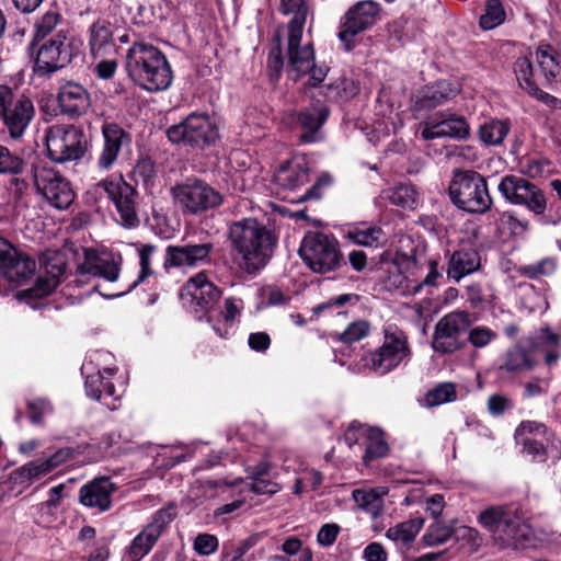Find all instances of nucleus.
Listing matches in <instances>:
<instances>
[{
    "label": "nucleus",
    "instance_id": "nucleus-1",
    "mask_svg": "<svg viewBox=\"0 0 561 561\" xmlns=\"http://www.w3.org/2000/svg\"><path fill=\"white\" fill-rule=\"evenodd\" d=\"M228 240L232 260L249 274L266 266L277 244L276 234L255 218L231 222Z\"/></svg>",
    "mask_w": 561,
    "mask_h": 561
},
{
    "label": "nucleus",
    "instance_id": "nucleus-2",
    "mask_svg": "<svg viewBox=\"0 0 561 561\" xmlns=\"http://www.w3.org/2000/svg\"><path fill=\"white\" fill-rule=\"evenodd\" d=\"M124 66L131 81L149 92L167 90L173 80L165 55L145 41L133 43L126 53Z\"/></svg>",
    "mask_w": 561,
    "mask_h": 561
},
{
    "label": "nucleus",
    "instance_id": "nucleus-3",
    "mask_svg": "<svg viewBox=\"0 0 561 561\" xmlns=\"http://www.w3.org/2000/svg\"><path fill=\"white\" fill-rule=\"evenodd\" d=\"M477 522L501 547L518 549L529 540V526L519 508L512 504L486 506L478 514Z\"/></svg>",
    "mask_w": 561,
    "mask_h": 561
},
{
    "label": "nucleus",
    "instance_id": "nucleus-4",
    "mask_svg": "<svg viewBox=\"0 0 561 561\" xmlns=\"http://www.w3.org/2000/svg\"><path fill=\"white\" fill-rule=\"evenodd\" d=\"M448 193L453 204L467 213L484 214L493 204L486 179L473 170L456 169Z\"/></svg>",
    "mask_w": 561,
    "mask_h": 561
},
{
    "label": "nucleus",
    "instance_id": "nucleus-5",
    "mask_svg": "<svg viewBox=\"0 0 561 561\" xmlns=\"http://www.w3.org/2000/svg\"><path fill=\"white\" fill-rule=\"evenodd\" d=\"M165 134L172 144L193 149L211 146L219 137L217 125L207 113L202 112L190 113L180 123L171 125Z\"/></svg>",
    "mask_w": 561,
    "mask_h": 561
},
{
    "label": "nucleus",
    "instance_id": "nucleus-6",
    "mask_svg": "<svg viewBox=\"0 0 561 561\" xmlns=\"http://www.w3.org/2000/svg\"><path fill=\"white\" fill-rule=\"evenodd\" d=\"M37 44L34 72L49 76L69 65L79 55L81 43L68 37L65 31H58L51 38Z\"/></svg>",
    "mask_w": 561,
    "mask_h": 561
},
{
    "label": "nucleus",
    "instance_id": "nucleus-7",
    "mask_svg": "<svg viewBox=\"0 0 561 561\" xmlns=\"http://www.w3.org/2000/svg\"><path fill=\"white\" fill-rule=\"evenodd\" d=\"M299 255L314 273L325 274L345 265L339 242L330 236L316 232L304 238Z\"/></svg>",
    "mask_w": 561,
    "mask_h": 561
},
{
    "label": "nucleus",
    "instance_id": "nucleus-8",
    "mask_svg": "<svg viewBox=\"0 0 561 561\" xmlns=\"http://www.w3.org/2000/svg\"><path fill=\"white\" fill-rule=\"evenodd\" d=\"M96 187L103 190L114 205L116 210L114 219L117 224L127 229H133L140 225L139 194L122 175L102 180L96 184Z\"/></svg>",
    "mask_w": 561,
    "mask_h": 561
},
{
    "label": "nucleus",
    "instance_id": "nucleus-9",
    "mask_svg": "<svg viewBox=\"0 0 561 561\" xmlns=\"http://www.w3.org/2000/svg\"><path fill=\"white\" fill-rule=\"evenodd\" d=\"M172 196L183 214L198 215L219 207L224 196L199 179H187L172 187Z\"/></svg>",
    "mask_w": 561,
    "mask_h": 561
},
{
    "label": "nucleus",
    "instance_id": "nucleus-10",
    "mask_svg": "<svg viewBox=\"0 0 561 561\" xmlns=\"http://www.w3.org/2000/svg\"><path fill=\"white\" fill-rule=\"evenodd\" d=\"M45 139L48 157L58 163L79 160L87 150L85 136L75 126H50Z\"/></svg>",
    "mask_w": 561,
    "mask_h": 561
},
{
    "label": "nucleus",
    "instance_id": "nucleus-11",
    "mask_svg": "<svg viewBox=\"0 0 561 561\" xmlns=\"http://www.w3.org/2000/svg\"><path fill=\"white\" fill-rule=\"evenodd\" d=\"M471 325L470 314L467 311L456 310L442 317L435 328L432 347L436 353L451 354L466 345L463 333Z\"/></svg>",
    "mask_w": 561,
    "mask_h": 561
},
{
    "label": "nucleus",
    "instance_id": "nucleus-12",
    "mask_svg": "<svg viewBox=\"0 0 561 561\" xmlns=\"http://www.w3.org/2000/svg\"><path fill=\"white\" fill-rule=\"evenodd\" d=\"M33 181L36 191L57 209H67L75 199L70 183L47 163L33 167Z\"/></svg>",
    "mask_w": 561,
    "mask_h": 561
},
{
    "label": "nucleus",
    "instance_id": "nucleus-13",
    "mask_svg": "<svg viewBox=\"0 0 561 561\" xmlns=\"http://www.w3.org/2000/svg\"><path fill=\"white\" fill-rule=\"evenodd\" d=\"M497 188L507 203L524 206L535 215L545 214L547 201L542 190L526 178L515 174L504 175Z\"/></svg>",
    "mask_w": 561,
    "mask_h": 561
},
{
    "label": "nucleus",
    "instance_id": "nucleus-14",
    "mask_svg": "<svg viewBox=\"0 0 561 561\" xmlns=\"http://www.w3.org/2000/svg\"><path fill=\"white\" fill-rule=\"evenodd\" d=\"M411 351L408 336L401 330L388 328L385 330L382 345L369 355L368 366L378 375H386L401 363L409 360Z\"/></svg>",
    "mask_w": 561,
    "mask_h": 561
},
{
    "label": "nucleus",
    "instance_id": "nucleus-15",
    "mask_svg": "<svg viewBox=\"0 0 561 561\" xmlns=\"http://www.w3.org/2000/svg\"><path fill=\"white\" fill-rule=\"evenodd\" d=\"M344 442L350 449L362 453L365 466L383 458L389 454V445L385 433L378 427H370L358 422H352L344 433Z\"/></svg>",
    "mask_w": 561,
    "mask_h": 561
},
{
    "label": "nucleus",
    "instance_id": "nucleus-16",
    "mask_svg": "<svg viewBox=\"0 0 561 561\" xmlns=\"http://www.w3.org/2000/svg\"><path fill=\"white\" fill-rule=\"evenodd\" d=\"M380 11L379 3L373 0L359 1L346 11L337 37L347 51L354 48L355 37L377 22Z\"/></svg>",
    "mask_w": 561,
    "mask_h": 561
},
{
    "label": "nucleus",
    "instance_id": "nucleus-17",
    "mask_svg": "<svg viewBox=\"0 0 561 561\" xmlns=\"http://www.w3.org/2000/svg\"><path fill=\"white\" fill-rule=\"evenodd\" d=\"M215 244L208 238L198 242L190 240L182 245H168L163 267L169 271L173 267H199L213 263Z\"/></svg>",
    "mask_w": 561,
    "mask_h": 561
},
{
    "label": "nucleus",
    "instance_id": "nucleus-18",
    "mask_svg": "<svg viewBox=\"0 0 561 561\" xmlns=\"http://www.w3.org/2000/svg\"><path fill=\"white\" fill-rule=\"evenodd\" d=\"M36 272V261L0 237V277L16 286L25 284Z\"/></svg>",
    "mask_w": 561,
    "mask_h": 561
},
{
    "label": "nucleus",
    "instance_id": "nucleus-19",
    "mask_svg": "<svg viewBox=\"0 0 561 561\" xmlns=\"http://www.w3.org/2000/svg\"><path fill=\"white\" fill-rule=\"evenodd\" d=\"M103 145L96 158V168L100 171H110L118 157L131 145V136L121 125L104 122L102 125Z\"/></svg>",
    "mask_w": 561,
    "mask_h": 561
},
{
    "label": "nucleus",
    "instance_id": "nucleus-20",
    "mask_svg": "<svg viewBox=\"0 0 561 561\" xmlns=\"http://www.w3.org/2000/svg\"><path fill=\"white\" fill-rule=\"evenodd\" d=\"M446 259V275L457 284L482 268L481 254L471 243H461L451 252L448 251Z\"/></svg>",
    "mask_w": 561,
    "mask_h": 561
},
{
    "label": "nucleus",
    "instance_id": "nucleus-21",
    "mask_svg": "<svg viewBox=\"0 0 561 561\" xmlns=\"http://www.w3.org/2000/svg\"><path fill=\"white\" fill-rule=\"evenodd\" d=\"M181 296L190 297L195 312L213 314V308L221 297V290L210 280L205 272H199L191 277L182 288Z\"/></svg>",
    "mask_w": 561,
    "mask_h": 561
},
{
    "label": "nucleus",
    "instance_id": "nucleus-22",
    "mask_svg": "<svg viewBox=\"0 0 561 561\" xmlns=\"http://www.w3.org/2000/svg\"><path fill=\"white\" fill-rule=\"evenodd\" d=\"M440 119H430L424 124L421 136L424 140L449 137L467 139L470 137V125L463 116L440 113Z\"/></svg>",
    "mask_w": 561,
    "mask_h": 561
},
{
    "label": "nucleus",
    "instance_id": "nucleus-23",
    "mask_svg": "<svg viewBox=\"0 0 561 561\" xmlns=\"http://www.w3.org/2000/svg\"><path fill=\"white\" fill-rule=\"evenodd\" d=\"M35 115L32 100L25 95H19L11 103L1 117L3 125L12 139H19L25 133Z\"/></svg>",
    "mask_w": 561,
    "mask_h": 561
},
{
    "label": "nucleus",
    "instance_id": "nucleus-24",
    "mask_svg": "<svg viewBox=\"0 0 561 561\" xmlns=\"http://www.w3.org/2000/svg\"><path fill=\"white\" fill-rule=\"evenodd\" d=\"M535 340L529 339L527 345L515 344L508 347L500 358L499 371L508 375H520L530 371L537 365L533 355Z\"/></svg>",
    "mask_w": 561,
    "mask_h": 561
},
{
    "label": "nucleus",
    "instance_id": "nucleus-25",
    "mask_svg": "<svg viewBox=\"0 0 561 561\" xmlns=\"http://www.w3.org/2000/svg\"><path fill=\"white\" fill-rule=\"evenodd\" d=\"M304 28L288 30L287 55L289 67L297 76L306 75L314 66V50L311 44L301 46Z\"/></svg>",
    "mask_w": 561,
    "mask_h": 561
},
{
    "label": "nucleus",
    "instance_id": "nucleus-26",
    "mask_svg": "<svg viewBox=\"0 0 561 561\" xmlns=\"http://www.w3.org/2000/svg\"><path fill=\"white\" fill-rule=\"evenodd\" d=\"M116 486L110 478L102 477L81 486L79 491L80 503L87 507L105 512L111 508L112 495Z\"/></svg>",
    "mask_w": 561,
    "mask_h": 561
},
{
    "label": "nucleus",
    "instance_id": "nucleus-27",
    "mask_svg": "<svg viewBox=\"0 0 561 561\" xmlns=\"http://www.w3.org/2000/svg\"><path fill=\"white\" fill-rule=\"evenodd\" d=\"M514 72L522 89L526 90L530 95L535 96L548 107L561 110V99L538 88L539 82H536L534 79L533 64L527 57H520L515 61Z\"/></svg>",
    "mask_w": 561,
    "mask_h": 561
},
{
    "label": "nucleus",
    "instance_id": "nucleus-28",
    "mask_svg": "<svg viewBox=\"0 0 561 561\" xmlns=\"http://www.w3.org/2000/svg\"><path fill=\"white\" fill-rule=\"evenodd\" d=\"M458 90L447 80L422 88L413 99L414 111H430L454 99Z\"/></svg>",
    "mask_w": 561,
    "mask_h": 561
},
{
    "label": "nucleus",
    "instance_id": "nucleus-29",
    "mask_svg": "<svg viewBox=\"0 0 561 561\" xmlns=\"http://www.w3.org/2000/svg\"><path fill=\"white\" fill-rule=\"evenodd\" d=\"M58 104L64 114L77 117L90 107V94L81 84L67 82L59 89Z\"/></svg>",
    "mask_w": 561,
    "mask_h": 561
},
{
    "label": "nucleus",
    "instance_id": "nucleus-30",
    "mask_svg": "<svg viewBox=\"0 0 561 561\" xmlns=\"http://www.w3.org/2000/svg\"><path fill=\"white\" fill-rule=\"evenodd\" d=\"M121 272L119 264L111 257L98 255L94 251L85 250L84 260L78 266L80 276L90 275L102 277L107 282H116Z\"/></svg>",
    "mask_w": 561,
    "mask_h": 561
},
{
    "label": "nucleus",
    "instance_id": "nucleus-31",
    "mask_svg": "<svg viewBox=\"0 0 561 561\" xmlns=\"http://www.w3.org/2000/svg\"><path fill=\"white\" fill-rule=\"evenodd\" d=\"M329 116V108L320 101L311 104L298 113L297 123L304 130L300 138L304 142H314L318 140L317 133L325 123Z\"/></svg>",
    "mask_w": 561,
    "mask_h": 561
},
{
    "label": "nucleus",
    "instance_id": "nucleus-32",
    "mask_svg": "<svg viewBox=\"0 0 561 561\" xmlns=\"http://www.w3.org/2000/svg\"><path fill=\"white\" fill-rule=\"evenodd\" d=\"M243 307V300L241 298L229 297L225 299L222 310L218 311L216 316H207V322L211 324L213 330L219 337L228 339Z\"/></svg>",
    "mask_w": 561,
    "mask_h": 561
},
{
    "label": "nucleus",
    "instance_id": "nucleus-33",
    "mask_svg": "<svg viewBox=\"0 0 561 561\" xmlns=\"http://www.w3.org/2000/svg\"><path fill=\"white\" fill-rule=\"evenodd\" d=\"M534 350H539L543 355V363L548 368H553L561 359V334L546 325L539 329Z\"/></svg>",
    "mask_w": 561,
    "mask_h": 561
},
{
    "label": "nucleus",
    "instance_id": "nucleus-34",
    "mask_svg": "<svg viewBox=\"0 0 561 561\" xmlns=\"http://www.w3.org/2000/svg\"><path fill=\"white\" fill-rule=\"evenodd\" d=\"M309 181V167L304 160L282 164L275 173V182L285 190H296Z\"/></svg>",
    "mask_w": 561,
    "mask_h": 561
},
{
    "label": "nucleus",
    "instance_id": "nucleus-35",
    "mask_svg": "<svg viewBox=\"0 0 561 561\" xmlns=\"http://www.w3.org/2000/svg\"><path fill=\"white\" fill-rule=\"evenodd\" d=\"M114 373L113 368H106L103 373L99 370L87 375L84 382L87 396L93 400H101L103 397L117 400L115 386L110 380Z\"/></svg>",
    "mask_w": 561,
    "mask_h": 561
},
{
    "label": "nucleus",
    "instance_id": "nucleus-36",
    "mask_svg": "<svg viewBox=\"0 0 561 561\" xmlns=\"http://www.w3.org/2000/svg\"><path fill=\"white\" fill-rule=\"evenodd\" d=\"M65 272V264L48 265L46 275H39L34 286L23 291V296L36 299L48 296L57 288Z\"/></svg>",
    "mask_w": 561,
    "mask_h": 561
},
{
    "label": "nucleus",
    "instance_id": "nucleus-37",
    "mask_svg": "<svg viewBox=\"0 0 561 561\" xmlns=\"http://www.w3.org/2000/svg\"><path fill=\"white\" fill-rule=\"evenodd\" d=\"M518 445L523 446V453L530 457L534 461L545 462L549 455L554 460H559L561 457V442L551 438L526 439L525 442H517Z\"/></svg>",
    "mask_w": 561,
    "mask_h": 561
},
{
    "label": "nucleus",
    "instance_id": "nucleus-38",
    "mask_svg": "<svg viewBox=\"0 0 561 561\" xmlns=\"http://www.w3.org/2000/svg\"><path fill=\"white\" fill-rule=\"evenodd\" d=\"M89 32V46L94 57H101L114 48L112 24L107 20H96Z\"/></svg>",
    "mask_w": 561,
    "mask_h": 561
},
{
    "label": "nucleus",
    "instance_id": "nucleus-39",
    "mask_svg": "<svg viewBox=\"0 0 561 561\" xmlns=\"http://www.w3.org/2000/svg\"><path fill=\"white\" fill-rule=\"evenodd\" d=\"M536 64L537 69H533V73L535 75L534 79L536 82L542 78L546 83H552L561 73V64L557 58V53L551 46H546L543 48L540 47L537 49Z\"/></svg>",
    "mask_w": 561,
    "mask_h": 561
},
{
    "label": "nucleus",
    "instance_id": "nucleus-40",
    "mask_svg": "<svg viewBox=\"0 0 561 561\" xmlns=\"http://www.w3.org/2000/svg\"><path fill=\"white\" fill-rule=\"evenodd\" d=\"M346 238L354 244L366 248H379L386 241V234L381 227L368 226L366 224L348 229Z\"/></svg>",
    "mask_w": 561,
    "mask_h": 561
},
{
    "label": "nucleus",
    "instance_id": "nucleus-41",
    "mask_svg": "<svg viewBox=\"0 0 561 561\" xmlns=\"http://www.w3.org/2000/svg\"><path fill=\"white\" fill-rule=\"evenodd\" d=\"M511 130V125L506 121L491 119L479 127V139L485 146H500Z\"/></svg>",
    "mask_w": 561,
    "mask_h": 561
},
{
    "label": "nucleus",
    "instance_id": "nucleus-42",
    "mask_svg": "<svg viewBox=\"0 0 561 561\" xmlns=\"http://www.w3.org/2000/svg\"><path fill=\"white\" fill-rule=\"evenodd\" d=\"M423 526V520L419 518L409 519L390 527L386 531V537L394 543L403 546L411 545Z\"/></svg>",
    "mask_w": 561,
    "mask_h": 561
},
{
    "label": "nucleus",
    "instance_id": "nucleus-43",
    "mask_svg": "<svg viewBox=\"0 0 561 561\" xmlns=\"http://www.w3.org/2000/svg\"><path fill=\"white\" fill-rule=\"evenodd\" d=\"M157 248L152 244H142L138 249V256H139V265H140V272L138 275L137 280L131 285L128 286L125 289H122L119 291L110 293V294H102L105 298H116L121 297L128 291H130L138 283L144 282L146 278L151 276L153 274L152 267H151V261L152 256L156 252Z\"/></svg>",
    "mask_w": 561,
    "mask_h": 561
},
{
    "label": "nucleus",
    "instance_id": "nucleus-44",
    "mask_svg": "<svg viewBox=\"0 0 561 561\" xmlns=\"http://www.w3.org/2000/svg\"><path fill=\"white\" fill-rule=\"evenodd\" d=\"M62 15L57 8L48 9L43 15L36 19L34 23V34L32 44H39L46 41L56 27L61 23Z\"/></svg>",
    "mask_w": 561,
    "mask_h": 561
},
{
    "label": "nucleus",
    "instance_id": "nucleus-45",
    "mask_svg": "<svg viewBox=\"0 0 561 561\" xmlns=\"http://www.w3.org/2000/svg\"><path fill=\"white\" fill-rule=\"evenodd\" d=\"M382 494L377 490H354L352 493L353 500L358 507L368 513L374 519H376L383 510Z\"/></svg>",
    "mask_w": 561,
    "mask_h": 561
},
{
    "label": "nucleus",
    "instance_id": "nucleus-46",
    "mask_svg": "<svg viewBox=\"0 0 561 561\" xmlns=\"http://www.w3.org/2000/svg\"><path fill=\"white\" fill-rule=\"evenodd\" d=\"M457 400V390L454 382H440L430 389L421 401L425 408H434Z\"/></svg>",
    "mask_w": 561,
    "mask_h": 561
},
{
    "label": "nucleus",
    "instance_id": "nucleus-47",
    "mask_svg": "<svg viewBox=\"0 0 561 561\" xmlns=\"http://www.w3.org/2000/svg\"><path fill=\"white\" fill-rule=\"evenodd\" d=\"M279 11L284 15L294 14L288 23V30L304 28L309 13L305 0H280Z\"/></svg>",
    "mask_w": 561,
    "mask_h": 561
},
{
    "label": "nucleus",
    "instance_id": "nucleus-48",
    "mask_svg": "<svg viewBox=\"0 0 561 561\" xmlns=\"http://www.w3.org/2000/svg\"><path fill=\"white\" fill-rule=\"evenodd\" d=\"M515 440L525 442L526 439L551 438L554 437L553 433L540 422L536 421H523L515 430Z\"/></svg>",
    "mask_w": 561,
    "mask_h": 561
},
{
    "label": "nucleus",
    "instance_id": "nucleus-49",
    "mask_svg": "<svg viewBox=\"0 0 561 561\" xmlns=\"http://www.w3.org/2000/svg\"><path fill=\"white\" fill-rule=\"evenodd\" d=\"M556 270L557 260L554 257H543L538 262L520 266L518 272L529 279H538L542 276L552 275Z\"/></svg>",
    "mask_w": 561,
    "mask_h": 561
},
{
    "label": "nucleus",
    "instance_id": "nucleus-50",
    "mask_svg": "<svg viewBox=\"0 0 561 561\" xmlns=\"http://www.w3.org/2000/svg\"><path fill=\"white\" fill-rule=\"evenodd\" d=\"M160 537L146 526L131 541L130 554L140 559L149 553Z\"/></svg>",
    "mask_w": 561,
    "mask_h": 561
},
{
    "label": "nucleus",
    "instance_id": "nucleus-51",
    "mask_svg": "<svg viewBox=\"0 0 561 561\" xmlns=\"http://www.w3.org/2000/svg\"><path fill=\"white\" fill-rule=\"evenodd\" d=\"M388 201L396 206L413 209L416 206V192L411 185L401 184L387 193Z\"/></svg>",
    "mask_w": 561,
    "mask_h": 561
},
{
    "label": "nucleus",
    "instance_id": "nucleus-52",
    "mask_svg": "<svg viewBox=\"0 0 561 561\" xmlns=\"http://www.w3.org/2000/svg\"><path fill=\"white\" fill-rule=\"evenodd\" d=\"M505 20V11L500 0H488L485 12L480 16V26L483 30H493Z\"/></svg>",
    "mask_w": 561,
    "mask_h": 561
},
{
    "label": "nucleus",
    "instance_id": "nucleus-53",
    "mask_svg": "<svg viewBox=\"0 0 561 561\" xmlns=\"http://www.w3.org/2000/svg\"><path fill=\"white\" fill-rule=\"evenodd\" d=\"M370 332V324L366 320L350 323L341 333H335L333 339L345 344H352L366 337Z\"/></svg>",
    "mask_w": 561,
    "mask_h": 561
},
{
    "label": "nucleus",
    "instance_id": "nucleus-54",
    "mask_svg": "<svg viewBox=\"0 0 561 561\" xmlns=\"http://www.w3.org/2000/svg\"><path fill=\"white\" fill-rule=\"evenodd\" d=\"M175 506L168 505L153 514L151 522L147 525V527L149 530L157 533V535L160 537L165 528L170 525V523L175 518Z\"/></svg>",
    "mask_w": 561,
    "mask_h": 561
},
{
    "label": "nucleus",
    "instance_id": "nucleus-55",
    "mask_svg": "<svg viewBox=\"0 0 561 561\" xmlns=\"http://www.w3.org/2000/svg\"><path fill=\"white\" fill-rule=\"evenodd\" d=\"M23 160L12 153L9 148L0 145V174L16 175L23 171Z\"/></svg>",
    "mask_w": 561,
    "mask_h": 561
},
{
    "label": "nucleus",
    "instance_id": "nucleus-56",
    "mask_svg": "<svg viewBox=\"0 0 561 561\" xmlns=\"http://www.w3.org/2000/svg\"><path fill=\"white\" fill-rule=\"evenodd\" d=\"M497 339V333L484 325L468 329V342L476 348H483Z\"/></svg>",
    "mask_w": 561,
    "mask_h": 561
},
{
    "label": "nucleus",
    "instance_id": "nucleus-57",
    "mask_svg": "<svg viewBox=\"0 0 561 561\" xmlns=\"http://www.w3.org/2000/svg\"><path fill=\"white\" fill-rule=\"evenodd\" d=\"M456 541L466 545L471 552L477 551L482 545V537L480 533L469 526H460L454 529V537Z\"/></svg>",
    "mask_w": 561,
    "mask_h": 561
},
{
    "label": "nucleus",
    "instance_id": "nucleus-58",
    "mask_svg": "<svg viewBox=\"0 0 561 561\" xmlns=\"http://www.w3.org/2000/svg\"><path fill=\"white\" fill-rule=\"evenodd\" d=\"M219 540L215 535L202 533L193 541V550L196 554L207 557L218 550Z\"/></svg>",
    "mask_w": 561,
    "mask_h": 561
},
{
    "label": "nucleus",
    "instance_id": "nucleus-59",
    "mask_svg": "<svg viewBox=\"0 0 561 561\" xmlns=\"http://www.w3.org/2000/svg\"><path fill=\"white\" fill-rule=\"evenodd\" d=\"M51 471V466L46 459H36L27 462L18 470V474L23 479H35Z\"/></svg>",
    "mask_w": 561,
    "mask_h": 561
},
{
    "label": "nucleus",
    "instance_id": "nucleus-60",
    "mask_svg": "<svg viewBox=\"0 0 561 561\" xmlns=\"http://www.w3.org/2000/svg\"><path fill=\"white\" fill-rule=\"evenodd\" d=\"M442 277H443V273H442V268L439 266V262L437 260H430L428 261V272H427L426 276L424 277V279L422 282H420L416 285H414L413 287H411L410 290L412 294L415 295V294H419L424 286L435 287V286H437L438 279H440Z\"/></svg>",
    "mask_w": 561,
    "mask_h": 561
},
{
    "label": "nucleus",
    "instance_id": "nucleus-61",
    "mask_svg": "<svg viewBox=\"0 0 561 561\" xmlns=\"http://www.w3.org/2000/svg\"><path fill=\"white\" fill-rule=\"evenodd\" d=\"M488 411L493 416H501L514 408V402L507 396L492 394L488 398Z\"/></svg>",
    "mask_w": 561,
    "mask_h": 561
},
{
    "label": "nucleus",
    "instance_id": "nucleus-62",
    "mask_svg": "<svg viewBox=\"0 0 561 561\" xmlns=\"http://www.w3.org/2000/svg\"><path fill=\"white\" fill-rule=\"evenodd\" d=\"M454 537V529L448 527L434 526L430 527L424 535L423 540L430 547H435L445 543Z\"/></svg>",
    "mask_w": 561,
    "mask_h": 561
},
{
    "label": "nucleus",
    "instance_id": "nucleus-63",
    "mask_svg": "<svg viewBox=\"0 0 561 561\" xmlns=\"http://www.w3.org/2000/svg\"><path fill=\"white\" fill-rule=\"evenodd\" d=\"M358 299L359 297L355 294H342L316 306L313 308V313L319 314L324 311H333L334 309H339L353 300L357 302Z\"/></svg>",
    "mask_w": 561,
    "mask_h": 561
},
{
    "label": "nucleus",
    "instance_id": "nucleus-64",
    "mask_svg": "<svg viewBox=\"0 0 561 561\" xmlns=\"http://www.w3.org/2000/svg\"><path fill=\"white\" fill-rule=\"evenodd\" d=\"M501 220L510 229L512 234L522 236L529 228V221L518 218L513 211H505L501 216Z\"/></svg>",
    "mask_w": 561,
    "mask_h": 561
}]
</instances>
